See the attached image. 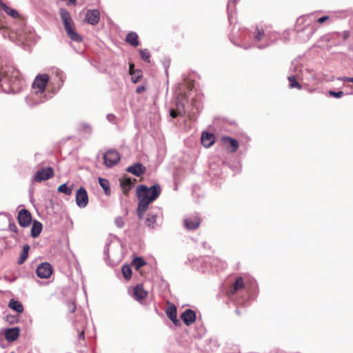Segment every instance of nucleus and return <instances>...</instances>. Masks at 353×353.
Segmentation results:
<instances>
[{
  "label": "nucleus",
  "instance_id": "1",
  "mask_svg": "<svg viewBox=\"0 0 353 353\" xmlns=\"http://www.w3.org/2000/svg\"><path fill=\"white\" fill-rule=\"evenodd\" d=\"M161 191V187L158 183L150 188L145 185H140L137 187V193L139 203L137 211L139 219L143 218L149 205L159 196Z\"/></svg>",
  "mask_w": 353,
  "mask_h": 353
},
{
  "label": "nucleus",
  "instance_id": "2",
  "mask_svg": "<svg viewBox=\"0 0 353 353\" xmlns=\"http://www.w3.org/2000/svg\"><path fill=\"white\" fill-rule=\"evenodd\" d=\"M49 80L47 74H39L36 77L32 83V105H36L44 102L46 100L44 94L46 86Z\"/></svg>",
  "mask_w": 353,
  "mask_h": 353
},
{
  "label": "nucleus",
  "instance_id": "3",
  "mask_svg": "<svg viewBox=\"0 0 353 353\" xmlns=\"http://www.w3.org/2000/svg\"><path fill=\"white\" fill-rule=\"evenodd\" d=\"M59 14L68 37L73 41H82V37L74 29V23L71 17L70 13L66 9L62 8L59 9Z\"/></svg>",
  "mask_w": 353,
  "mask_h": 353
},
{
  "label": "nucleus",
  "instance_id": "4",
  "mask_svg": "<svg viewBox=\"0 0 353 353\" xmlns=\"http://www.w3.org/2000/svg\"><path fill=\"white\" fill-rule=\"evenodd\" d=\"M272 43L273 41L268 34L265 33L263 30L256 28L254 36V46L259 49H264Z\"/></svg>",
  "mask_w": 353,
  "mask_h": 353
},
{
  "label": "nucleus",
  "instance_id": "5",
  "mask_svg": "<svg viewBox=\"0 0 353 353\" xmlns=\"http://www.w3.org/2000/svg\"><path fill=\"white\" fill-rule=\"evenodd\" d=\"M19 76V71L12 67L0 68V81H7L14 85L18 81Z\"/></svg>",
  "mask_w": 353,
  "mask_h": 353
},
{
  "label": "nucleus",
  "instance_id": "6",
  "mask_svg": "<svg viewBox=\"0 0 353 353\" xmlns=\"http://www.w3.org/2000/svg\"><path fill=\"white\" fill-rule=\"evenodd\" d=\"M290 71L291 74L288 76V79L289 80V86L290 88H297L298 90H301V85L297 81V79L301 78V67L296 65L294 63H292V65L290 68Z\"/></svg>",
  "mask_w": 353,
  "mask_h": 353
},
{
  "label": "nucleus",
  "instance_id": "7",
  "mask_svg": "<svg viewBox=\"0 0 353 353\" xmlns=\"http://www.w3.org/2000/svg\"><path fill=\"white\" fill-rule=\"evenodd\" d=\"M103 158L105 165L108 168H112L118 163L121 156L117 150H110L103 154Z\"/></svg>",
  "mask_w": 353,
  "mask_h": 353
},
{
  "label": "nucleus",
  "instance_id": "8",
  "mask_svg": "<svg viewBox=\"0 0 353 353\" xmlns=\"http://www.w3.org/2000/svg\"><path fill=\"white\" fill-rule=\"evenodd\" d=\"M54 176V170L52 167L43 168L34 175V180L37 182L46 181Z\"/></svg>",
  "mask_w": 353,
  "mask_h": 353
},
{
  "label": "nucleus",
  "instance_id": "9",
  "mask_svg": "<svg viewBox=\"0 0 353 353\" xmlns=\"http://www.w3.org/2000/svg\"><path fill=\"white\" fill-rule=\"evenodd\" d=\"M315 21L314 14L312 13L310 14L304 15L298 19V23L305 22L306 23L305 28L310 30L308 37H310L316 31V28L314 23Z\"/></svg>",
  "mask_w": 353,
  "mask_h": 353
},
{
  "label": "nucleus",
  "instance_id": "10",
  "mask_svg": "<svg viewBox=\"0 0 353 353\" xmlns=\"http://www.w3.org/2000/svg\"><path fill=\"white\" fill-rule=\"evenodd\" d=\"M77 205L81 208H85L88 203V196L86 190L81 187L76 192L75 196Z\"/></svg>",
  "mask_w": 353,
  "mask_h": 353
},
{
  "label": "nucleus",
  "instance_id": "11",
  "mask_svg": "<svg viewBox=\"0 0 353 353\" xmlns=\"http://www.w3.org/2000/svg\"><path fill=\"white\" fill-rule=\"evenodd\" d=\"M52 274V268L48 262L41 263L37 268V275L41 279H48Z\"/></svg>",
  "mask_w": 353,
  "mask_h": 353
},
{
  "label": "nucleus",
  "instance_id": "12",
  "mask_svg": "<svg viewBox=\"0 0 353 353\" xmlns=\"http://www.w3.org/2000/svg\"><path fill=\"white\" fill-rule=\"evenodd\" d=\"M100 19V12L98 9L88 10L85 14V21L92 26L97 25Z\"/></svg>",
  "mask_w": 353,
  "mask_h": 353
},
{
  "label": "nucleus",
  "instance_id": "13",
  "mask_svg": "<svg viewBox=\"0 0 353 353\" xmlns=\"http://www.w3.org/2000/svg\"><path fill=\"white\" fill-rule=\"evenodd\" d=\"M18 221L21 227L28 226L32 221L30 213L26 209H22L19 212Z\"/></svg>",
  "mask_w": 353,
  "mask_h": 353
},
{
  "label": "nucleus",
  "instance_id": "14",
  "mask_svg": "<svg viewBox=\"0 0 353 353\" xmlns=\"http://www.w3.org/2000/svg\"><path fill=\"white\" fill-rule=\"evenodd\" d=\"M181 319L186 325L189 326L195 322L196 313L191 309H187L181 314Z\"/></svg>",
  "mask_w": 353,
  "mask_h": 353
},
{
  "label": "nucleus",
  "instance_id": "15",
  "mask_svg": "<svg viewBox=\"0 0 353 353\" xmlns=\"http://www.w3.org/2000/svg\"><path fill=\"white\" fill-rule=\"evenodd\" d=\"M200 219L197 215H192L184 220V225L188 230L196 229L200 225Z\"/></svg>",
  "mask_w": 353,
  "mask_h": 353
},
{
  "label": "nucleus",
  "instance_id": "16",
  "mask_svg": "<svg viewBox=\"0 0 353 353\" xmlns=\"http://www.w3.org/2000/svg\"><path fill=\"white\" fill-rule=\"evenodd\" d=\"M126 171L136 176H140L145 173V168L142 163H136L127 168Z\"/></svg>",
  "mask_w": 353,
  "mask_h": 353
},
{
  "label": "nucleus",
  "instance_id": "17",
  "mask_svg": "<svg viewBox=\"0 0 353 353\" xmlns=\"http://www.w3.org/2000/svg\"><path fill=\"white\" fill-rule=\"evenodd\" d=\"M159 214H161L159 209L158 210L157 212H151L148 213L145 221V225L150 229H154L156 227L157 220Z\"/></svg>",
  "mask_w": 353,
  "mask_h": 353
},
{
  "label": "nucleus",
  "instance_id": "18",
  "mask_svg": "<svg viewBox=\"0 0 353 353\" xmlns=\"http://www.w3.org/2000/svg\"><path fill=\"white\" fill-rule=\"evenodd\" d=\"M19 332L20 330L19 327L8 328L5 331V338L9 342L14 341L18 339Z\"/></svg>",
  "mask_w": 353,
  "mask_h": 353
},
{
  "label": "nucleus",
  "instance_id": "19",
  "mask_svg": "<svg viewBox=\"0 0 353 353\" xmlns=\"http://www.w3.org/2000/svg\"><path fill=\"white\" fill-rule=\"evenodd\" d=\"M147 295L148 292L143 289L142 285H137L133 288V296L137 301H141L144 299Z\"/></svg>",
  "mask_w": 353,
  "mask_h": 353
},
{
  "label": "nucleus",
  "instance_id": "20",
  "mask_svg": "<svg viewBox=\"0 0 353 353\" xmlns=\"http://www.w3.org/2000/svg\"><path fill=\"white\" fill-rule=\"evenodd\" d=\"M201 140L204 147L210 148L214 143L215 137L213 134L205 132L202 133Z\"/></svg>",
  "mask_w": 353,
  "mask_h": 353
},
{
  "label": "nucleus",
  "instance_id": "21",
  "mask_svg": "<svg viewBox=\"0 0 353 353\" xmlns=\"http://www.w3.org/2000/svg\"><path fill=\"white\" fill-rule=\"evenodd\" d=\"M222 139L225 145L228 148H230L231 152H234L237 150L239 148V143L236 139L229 137H223Z\"/></svg>",
  "mask_w": 353,
  "mask_h": 353
},
{
  "label": "nucleus",
  "instance_id": "22",
  "mask_svg": "<svg viewBox=\"0 0 353 353\" xmlns=\"http://www.w3.org/2000/svg\"><path fill=\"white\" fill-rule=\"evenodd\" d=\"M165 313L169 319L171 320L175 325H178L179 324V321L176 317V309L174 305H172L168 307Z\"/></svg>",
  "mask_w": 353,
  "mask_h": 353
},
{
  "label": "nucleus",
  "instance_id": "23",
  "mask_svg": "<svg viewBox=\"0 0 353 353\" xmlns=\"http://www.w3.org/2000/svg\"><path fill=\"white\" fill-rule=\"evenodd\" d=\"M41 230H42V224L39 221H34L33 222V224H32V228H31L32 237H33V238L37 237L40 234Z\"/></svg>",
  "mask_w": 353,
  "mask_h": 353
},
{
  "label": "nucleus",
  "instance_id": "24",
  "mask_svg": "<svg viewBox=\"0 0 353 353\" xmlns=\"http://www.w3.org/2000/svg\"><path fill=\"white\" fill-rule=\"evenodd\" d=\"M8 306L12 310L16 311L18 313H21L23 311V306L19 301L11 299L9 302Z\"/></svg>",
  "mask_w": 353,
  "mask_h": 353
},
{
  "label": "nucleus",
  "instance_id": "25",
  "mask_svg": "<svg viewBox=\"0 0 353 353\" xmlns=\"http://www.w3.org/2000/svg\"><path fill=\"white\" fill-rule=\"evenodd\" d=\"M125 41L133 46H139L138 35L136 32H129L127 36Z\"/></svg>",
  "mask_w": 353,
  "mask_h": 353
},
{
  "label": "nucleus",
  "instance_id": "26",
  "mask_svg": "<svg viewBox=\"0 0 353 353\" xmlns=\"http://www.w3.org/2000/svg\"><path fill=\"white\" fill-rule=\"evenodd\" d=\"M4 10L8 15L13 18H17L19 17V13L17 10L9 8L8 6L0 1V10Z\"/></svg>",
  "mask_w": 353,
  "mask_h": 353
},
{
  "label": "nucleus",
  "instance_id": "27",
  "mask_svg": "<svg viewBox=\"0 0 353 353\" xmlns=\"http://www.w3.org/2000/svg\"><path fill=\"white\" fill-rule=\"evenodd\" d=\"M30 250V246L28 244H26L23 246L22 252L20 254V256L18 259V263L19 265L23 264L28 256V252Z\"/></svg>",
  "mask_w": 353,
  "mask_h": 353
},
{
  "label": "nucleus",
  "instance_id": "28",
  "mask_svg": "<svg viewBox=\"0 0 353 353\" xmlns=\"http://www.w3.org/2000/svg\"><path fill=\"white\" fill-rule=\"evenodd\" d=\"M244 287V282L242 277L239 276L236 279V281L230 290V293L234 294L236 291L242 289Z\"/></svg>",
  "mask_w": 353,
  "mask_h": 353
},
{
  "label": "nucleus",
  "instance_id": "29",
  "mask_svg": "<svg viewBox=\"0 0 353 353\" xmlns=\"http://www.w3.org/2000/svg\"><path fill=\"white\" fill-rule=\"evenodd\" d=\"M99 183L101 188L105 191V194H108L110 193V185L108 180L103 178H99Z\"/></svg>",
  "mask_w": 353,
  "mask_h": 353
},
{
  "label": "nucleus",
  "instance_id": "30",
  "mask_svg": "<svg viewBox=\"0 0 353 353\" xmlns=\"http://www.w3.org/2000/svg\"><path fill=\"white\" fill-rule=\"evenodd\" d=\"M58 192L65 194L66 195H70L72 192V186L68 187L66 183L61 185L58 189Z\"/></svg>",
  "mask_w": 353,
  "mask_h": 353
},
{
  "label": "nucleus",
  "instance_id": "31",
  "mask_svg": "<svg viewBox=\"0 0 353 353\" xmlns=\"http://www.w3.org/2000/svg\"><path fill=\"white\" fill-rule=\"evenodd\" d=\"M122 274L123 277L128 280L132 276V270L130 265H123L122 267Z\"/></svg>",
  "mask_w": 353,
  "mask_h": 353
},
{
  "label": "nucleus",
  "instance_id": "32",
  "mask_svg": "<svg viewBox=\"0 0 353 353\" xmlns=\"http://www.w3.org/2000/svg\"><path fill=\"white\" fill-rule=\"evenodd\" d=\"M145 263H146L144 261V259L139 256L134 258L132 261V264L136 268L137 270L143 267L144 265H145Z\"/></svg>",
  "mask_w": 353,
  "mask_h": 353
},
{
  "label": "nucleus",
  "instance_id": "33",
  "mask_svg": "<svg viewBox=\"0 0 353 353\" xmlns=\"http://www.w3.org/2000/svg\"><path fill=\"white\" fill-rule=\"evenodd\" d=\"M140 54L143 60L148 63L150 61V54L147 49L140 50Z\"/></svg>",
  "mask_w": 353,
  "mask_h": 353
},
{
  "label": "nucleus",
  "instance_id": "34",
  "mask_svg": "<svg viewBox=\"0 0 353 353\" xmlns=\"http://www.w3.org/2000/svg\"><path fill=\"white\" fill-rule=\"evenodd\" d=\"M176 106L179 114H183L185 113L184 104L181 101V100H177L176 103Z\"/></svg>",
  "mask_w": 353,
  "mask_h": 353
},
{
  "label": "nucleus",
  "instance_id": "35",
  "mask_svg": "<svg viewBox=\"0 0 353 353\" xmlns=\"http://www.w3.org/2000/svg\"><path fill=\"white\" fill-rule=\"evenodd\" d=\"M133 68V64H131L130 65V71L131 72V74H132V82L134 83H137L139 81V80L140 79L141 75L140 74V72H137V74H136L135 73H132V69Z\"/></svg>",
  "mask_w": 353,
  "mask_h": 353
},
{
  "label": "nucleus",
  "instance_id": "36",
  "mask_svg": "<svg viewBox=\"0 0 353 353\" xmlns=\"http://www.w3.org/2000/svg\"><path fill=\"white\" fill-rule=\"evenodd\" d=\"M114 223L119 228H123L125 225V222L121 216H118L114 219Z\"/></svg>",
  "mask_w": 353,
  "mask_h": 353
},
{
  "label": "nucleus",
  "instance_id": "37",
  "mask_svg": "<svg viewBox=\"0 0 353 353\" xmlns=\"http://www.w3.org/2000/svg\"><path fill=\"white\" fill-rule=\"evenodd\" d=\"M329 94L330 96L336 97V98H340L343 95V92L342 91L334 92V91L330 90L329 92Z\"/></svg>",
  "mask_w": 353,
  "mask_h": 353
},
{
  "label": "nucleus",
  "instance_id": "38",
  "mask_svg": "<svg viewBox=\"0 0 353 353\" xmlns=\"http://www.w3.org/2000/svg\"><path fill=\"white\" fill-rule=\"evenodd\" d=\"M132 185V182L130 179H126L124 181L122 182V186L125 188H130V187Z\"/></svg>",
  "mask_w": 353,
  "mask_h": 353
},
{
  "label": "nucleus",
  "instance_id": "39",
  "mask_svg": "<svg viewBox=\"0 0 353 353\" xmlns=\"http://www.w3.org/2000/svg\"><path fill=\"white\" fill-rule=\"evenodd\" d=\"M8 227H9V229H10V231H12V232H17V225H16V224H15V223H10L9 224V226H8Z\"/></svg>",
  "mask_w": 353,
  "mask_h": 353
},
{
  "label": "nucleus",
  "instance_id": "40",
  "mask_svg": "<svg viewBox=\"0 0 353 353\" xmlns=\"http://www.w3.org/2000/svg\"><path fill=\"white\" fill-rule=\"evenodd\" d=\"M170 115L172 117V118H176L177 116H179L180 114H179V112L174 109H171L170 110Z\"/></svg>",
  "mask_w": 353,
  "mask_h": 353
},
{
  "label": "nucleus",
  "instance_id": "41",
  "mask_svg": "<svg viewBox=\"0 0 353 353\" xmlns=\"http://www.w3.org/2000/svg\"><path fill=\"white\" fill-rule=\"evenodd\" d=\"M82 129L88 133L91 132V127L88 124H83L82 125Z\"/></svg>",
  "mask_w": 353,
  "mask_h": 353
},
{
  "label": "nucleus",
  "instance_id": "42",
  "mask_svg": "<svg viewBox=\"0 0 353 353\" xmlns=\"http://www.w3.org/2000/svg\"><path fill=\"white\" fill-rule=\"evenodd\" d=\"M328 19H329L328 16H323V17H321L319 18L316 21L318 23H323V22H325Z\"/></svg>",
  "mask_w": 353,
  "mask_h": 353
},
{
  "label": "nucleus",
  "instance_id": "43",
  "mask_svg": "<svg viewBox=\"0 0 353 353\" xmlns=\"http://www.w3.org/2000/svg\"><path fill=\"white\" fill-rule=\"evenodd\" d=\"M145 90V87L143 86V85H141V86H139V87L137 88L136 92L137 94H141V93H142Z\"/></svg>",
  "mask_w": 353,
  "mask_h": 353
},
{
  "label": "nucleus",
  "instance_id": "44",
  "mask_svg": "<svg viewBox=\"0 0 353 353\" xmlns=\"http://www.w3.org/2000/svg\"><path fill=\"white\" fill-rule=\"evenodd\" d=\"M106 117L108 121H112L114 118V116L112 114H108Z\"/></svg>",
  "mask_w": 353,
  "mask_h": 353
},
{
  "label": "nucleus",
  "instance_id": "45",
  "mask_svg": "<svg viewBox=\"0 0 353 353\" xmlns=\"http://www.w3.org/2000/svg\"><path fill=\"white\" fill-rule=\"evenodd\" d=\"M84 337H85L84 331H81V332L79 334V339H84Z\"/></svg>",
  "mask_w": 353,
  "mask_h": 353
},
{
  "label": "nucleus",
  "instance_id": "46",
  "mask_svg": "<svg viewBox=\"0 0 353 353\" xmlns=\"http://www.w3.org/2000/svg\"><path fill=\"white\" fill-rule=\"evenodd\" d=\"M350 77H339L338 78L339 80H341V81H348V79Z\"/></svg>",
  "mask_w": 353,
  "mask_h": 353
},
{
  "label": "nucleus",
  "instance_id": "47",
  "mask_svg": "<svg viewBox=\"0 0 353 353\" xmlns=\"http://www.w3.org/2000/svg\"><path fill=\"white\" fill-rule=\"evenodd\" d=\"M108 246H109V245H107L105 246V249H104L105 254L107 256H108V252H109Z\"/></svg>",
  "mask_w": 353,
  "mask_h": 353
},
{
  "label": "nucleus",
  "instance_id": "48",
  "mask_svg": "<svg viewBox=\"0 0 353 353\" xmlns=\"http://www.w3.org/2000/svg\"><path fill=\"white\" fill-rule=\"evenodd\" d=\"M212 262L214 265H217V263H219V261L217 259H213Z\"/></svg>",
  "mask_w": 353,
  "mask_h": 353
},
{
  "label": "nucleus",
  "instance_id": "49",
  "mask_svg": "<svg viewBox=\"0 0 353 353\" xmlns=\"http://www.w3.org/2000/svg\"><path fill=\"white\" fill-rule=\"evenodd\" d=\"M76 310V305L72 303V309H71V312H74Z\"/></svg>",
  "mask_w": 353,
  "mask_h": 353
},
{
  "label": "nucleus",
  "instance_id": "50",
  "mask_svg": "<svg viewBox=\"0 0 353 353\" xmlns=\"http://www.w3.org/2000/svg\"><path fill=\"white\" fill-rule=\"evenodd\" d=\"M5 92H7V93H10V92H14V88H10V90H5Z\"/></svg>",
  "mask_w": 353,
  "mask_h": 353
},
{
  "label": "nucleus",
  "instance_id": "51",
  "mask_svg": "<svg viewBox=\"0 0 353 353\" xmlns=\"http://www.w3.org/2000/svg\"><path fill=\"white\" fill-rule=\"evenodd\" d=\"M236 0H229V1H228V6H229L230 3H236Z\"/></svg>",
  "mask_w": 353,
  "mask_h": 353
},
{
  "label": "nucleus",
  "instance_id": "52",
  "mask_svg": "<svg viewBox=\"0 0 353 353\" xmlns=\"http://www.w3.org/2000/svg\"><path fill=\"white\" fill-rule=\"evenodd\" d=\"M347 37H348V34L346 32H344V35H343L344 39H346Z\"/></svg>",
  "mask_w": 353,
  "mask_h": 353
},
{
  "label": "nucleus",
  "instance_id": "53",
  "mask_svg": "<svg viewBox=\"0 0 353 353\" xmlns=\"http://www.w3.org/2000/svg\"><path fill=\"white\" fill-rule=\"evenodd\" d=\"M348 82H353V77H350L348 79Z\"/></svg>",
  "mask_w": 353,
  "mask_h": 353
},
{
  "label": "nucleus",
  "instance_id": "54",
  "mask_svg": "<svg viewBox=\"0 0 353 353\" xmlns=\"http://www.w3.org/2000/svg\"><path fill=\"white\" fill-rule=\"evenodd\" d=\"M224 264L223 263H221L219 268H223Z\"/></svg>",
  "mask_w": 353,
  "mask_h": 353
},
{
  "label": "nucleus",
  "instance_id": "55",
  "mask_svg": "<svg viewBox=\"0 0 353 353\" xmlns=\"http://www.w3.org/2000/svg\"><path fill=\"white\" fill-rule=\"evenodd\" d=\"M236 314H240V311L238 309L236 310Z\"/></svg>",
  "mask_w": 353,
  "mask_h": 353
},
{
  "label": "nucleus",
  "instance_id": "56",
  "mask_svg": "<svg viewBox=\"0 0 353 353\" xmlns=\"http://www.w3.org/2000/svg\"><path fill=\"white\" fill-rule=\"evenodd\" d=\"M10 353H14L13 352H10Z\"/></svg>",
  "mask_w": 353,
  "mask_h": 353
}]
</instances>
